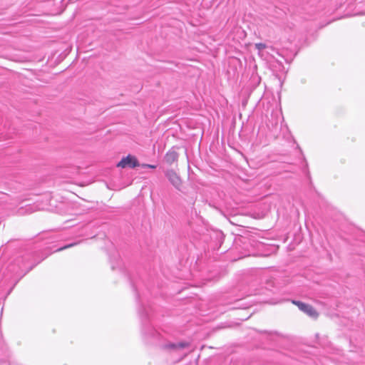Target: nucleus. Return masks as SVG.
<instances>
[{"mask_svg":"<svg viewBox=\"0 0 365 365\" xmlns=\"http://www.w3.org/2000/svg\"><path fill=\"white\" fill-rule=\"evenodd\" d=\"M168 160H176L178 158L185 159L188 158L187 155L186 148L183 146L173 148L168 154Z\"/></svg>","mask_w":365,"mask_h":365,"instance_id":"nucleus-1","label":"nucleus"},{"mask_svg":"<svg viewBox=\"0 0 365 365\" xmlns=\"http://www.w3.org/2000/svg\"><path fill=\"white\" fill-rule=\"evenodd\" d=\"M118 168H135L137 167H141L142 168H155L156 165H149V164H142L139 163V161H118L117 164Z\"/></svg>","mask_w":365,"mask_h":365,"instance_id":"nucleus-2","label":"nucleus"},{"mask_svg":"<svg viewBox=\"0 0 365 365\" xmlns=\"http://www.w3.org/2000/svg\"><path fill=\"white\" fill-rule=\"evenodd\" d=\"M292 303L296 304L298 308L308 316L316 318L318 316L317 311L309 304L303 303L299 301H292Z\"/></svg>","mask_w":365,"mask_h":365,"instance_id":"nucleus-3","label":"nucleus"},{"mask_svg":"<svg viewBox=\"0 0 365 365\" xmlns=\"http://www.w3.org/2000/svg\"><path fill=\"white\" fill-rule=\"evenodd\" d=\"M165 175L168 180L173 185V186H175L176 188L179 187L180 185V178L175 171L173 170H167Z\"/></svg>","mask_w":365,"mask_h":365,"instance_id":"nucleus-4","label":"nucleus"},{"mask_svg":"<svg viewBox=\"0 0 365 365\" xmlns=\"http://www.w3.org/2000/svg\"><path fill=\"white\" fill-rule=\"evenodd\" d=\"M38 210H39V208L37 207V205H26L25 207H19L16 211V214L19 215L30 214Z\"/></svg>","mask_w":365,"mask_h":365,"instance_id":"nucleus-5","label":"nucleus"},{"mask_svg":"<svg viewBox=\"0 0 365 365\" xmlns=\"http://www.w3.org/2000/svg\"><path fill=\"white\" fill-rule=\"evenodd\" d=\"M87 170H88V167L87 165L86 168H82L78 165H75L74 167L70 168L69 177L73 178L76 175H83L87 173L86 171Z\"/></svg>","mask_w":365,"mask_h":365,"instance_id":"nucleus-6","label":"nucleus"},{"mask_svg":"<svg viewBox=\"0 0 365 365\" xmlns=\"http://www.w3.org/2000/svg\"><path fill=\"white\" fill-rule=\"evenodd\" d=\"M187 345L188 344L186 343L180 342V343H178V344H168L165 345V347L166 349L178 351V350L182 349L185 347L187 346Z\"/></svg>","mask_w":365,"mask_h":365,"instance_id":"nucleus-7","label":"nucleus"},{"mask_svg":"<svg viewBox=\"0 0 365 365\" xmlns=\"http://www.w3.org/2000/svg\"><path fill=\"white\" fill-rule=\"evenodd\" d=\"M78 243H79V242H73L65 245L61 247L57 248L54 252L61 251V250H66L67 248L72 247L78 245Z\"/></svg>","mask_w":365,"mask_h":365,"instance_id":"nucleus-8","label":"nucleus"},{"mask_svg":"<svg viewBox=\"0 0 365 365\" xmlns=\"http://www.w3.org/2000/svg\"><path fill=\"white\" fill-rule=\"evenodd\" d=\"M21 262V264H20V259H16V263L19 266V268L21 270V272H24L26 269L27 265H26V262H23V259Z\"/></svg>","mask_w":365,"mask_h":365,"instance_id":"nucleus-9","label":"nucleus"},{"mask_svg":"<svg viewBox=\"0 0 365 365\" xmlns=\"http://www.w3.org/2000/svg\"><path fill=\"white\" fill-rule=\"evenodd\" d=\"M83 229L85 230V233H81V236L87 235L91 230V227L89 224H86L85 226H83Z\"/></svg>","mask_w":365,"mask_h":365,"instance_id":"nucleus-10","label":"nucleus"},{"mask_svg":"<svg viewBox=\"0 0 365 365\" xmlns=\"http://www.w3.org/2000/svg\"><path fill=\"white\" fill-rule=\"evenodd\" d=\"M255 47L257 49L260 51V50L264 49L267 47V46L262 43H257L255 44Z\"/></svg>","mask_w":365,"mask_h":365,"instance_id":"nucleus-11","label":"nucleus"},{"mask_svg":"<svg viewBox=\"0 0 365 365\" xmlns=\"http://www.w3.org/2000/svg\"><path fill=\"white\" fill-rule=\"evenodd\" d=\"M121 160H135L134 157L131 156L130 155H128V156H126L125 158H123Z\"/></svg>","mask_w":365,"mask_h":365,"instance_id":"nucleus-12","label":"nucleus"},{"mask_svg":"<svg viewBox=\"0 0 365 365\" xmlns=\"http://www.w3.org/2000/svg\"><path fill=\"white\" fill-rule=\"evenodd\" d=\"M34 267V265H33V266H31L29 269H27V268H26V271L24 272V274H26V272H28L29 270H31V269H32V267Z\"/></svg>","mask_w":365,"mask_h":365,"instance_id":"nucleus-13","label":"nucleus"},{"mask_svg":"<svg viewBox=\"0 0 365 365\" xmlns=\"http://www.w3.org/2000/svg\"><path fill=\"white\" fill-rule=\"evenodd\" d=\"M34 267V265H33V266H31L29 269H27V268H26V271L24 272V274H26V272H28L29 270H31V269H32V267Z\"/></svg>","mask_w":365,"mask_h":365,"instance_id":"nucleus-14","label":"nucleus"},{"mask_svg":"<svg viewBox=\"0 0 365 365\" xmlns=\"http://www.w3.org/2000/svg\"><path fill=\"white\" fill-rule=\"evenodd\" d=\"M196 162H197V161H192V164L193 165H195V163H196Z\"/></svg>","mask_w":365,"mask_h":365,"instance_id":"nucleus-15","label":"nucleus"},{"mask_svg":"<svg viewBox=\"0 0 365 365\" xmlns=\"http://www.w3.org/2000/svg\"><path fill=\"white\" fill-rule=\"evenodd\" d=\"M81 164H84V163H86L87 161H79Z\"/></svg>","mask_w":365,"mask_h":365,"instance_id":"nucleus-16","label":"nucleus"},{"mask_svg":"<svg viewBox=\"0 0 365 365\" xmlns=\"http://www.w3.org/2000/svg\"><path fill=\"white\" fill-rule=\"evenodd\" d=\"M90 182H90V180H88L87 181V183H88V184H89Z\"/></svg>","mask_w":365,"mask_h":365,"instance_id":"nucleus-17","label":"nucleus"}]
</instances>
